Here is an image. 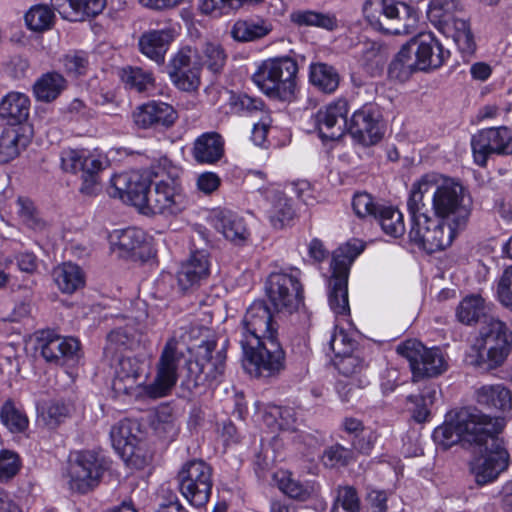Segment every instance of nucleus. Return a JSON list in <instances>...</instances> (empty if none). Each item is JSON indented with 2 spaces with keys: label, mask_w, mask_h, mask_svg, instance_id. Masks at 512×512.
Segmentation results:
<instances>
[{
  "label": "nucleus",
  "mask_w": 512,
  "mask_h": 512,
  "mask_svg": "<svg viewBox=\"0 0 512 512\" xmlns=\"http://www.w3.org/2000/svg\"><path fill=\"white\" fill-rule=\"evenodd\" d=\"M471 414L467 411H458L454 418L446 421L441 426L437 427L433 432V438L444 449H447L454 444L464 443L463 431H467V426L471 423Z\"/></svg>",
  "instance_id": "obj_34"
},
{
  "label": "nucleus",
  "mask_w": 512,
  "mask_h": 512,
  "mask_svg": "<svg viewBox=\"0 0 512 512\" xmlns=\"http://www.w3.org/2000/svg\"><path fill=\"white\" fill-rule=\"evenodd\" d=\"M173 40L174 31L170 28L150 30L140 37L139 48L146 57L158 65H162L165 61V54Z\"/></svg>",
  "instance_id": "obj_31"
},
{
  "label": "nucleus",
  "mask_w": 512,
  "mask_h": 512,
  "mask_svg": "<svg viewBox=\"0 0 512 512\" xmlns=\"http://www.w3.org/2000/svg\"><path fill=\"white\" fill-rule=\"evenodd\" d=\"M434 184L433 173L423 175L412 184L407 199V209L411 218V224L420 225L423 222H427V218L430 217L429 213L432 210L424 199L426 195H432Z\"/></svg>",
  "instance_id": "obj_28"
},
{
  "label": "nucleus",
  "mask_w": 512,
  "mask_h": 512,
  "mask_svg": "<svg viewBox=\"0 0 512 512\" xmlns=\"http://www.w3.org/2000/svg\"><path fill=\"white\" fill-rule=\"evenodd\" d=\"M20 128L7 129L0 137V163L15 159L29 144V137Z\"/></svg>",
  "instance_id": "obj_44"
},
{
  "label": "nucleus",
  "mask_w": 512,
  "mask_h": 512,
  "mask_svg": "<svg viewBox=\"0 0 512 512\" xmlns=\"http://www.w3.org/2000/svg\"><path fill=\"white\" fill-rule=\"evenodd\" d=\"M66 88L65 78L57 72L43 74L33 85V93L37 100L51 102Z\"/></svg>",
  "instance_id": "obj_43"
},
{
  "label": "nucleus",
  "mask_w": 512,
  "mask_h": 512,
  "mask_svg": "<svg viewBox=\"0 0 512 512\" xmlns=\"http://www.w3.org/2000/svg\"><path fill=\"white\" fill-rule=\"evenodd\" d=\"M274 480L278 488L290 498L304 501L308 499L313 492V487L303 484L293 478L291 472L286 470L278 471L274 474Z\"/></svg>",
  "instance_id": "obj_48"
},
{
  "label": "nucleus",
  "mask_w": 512,
  "mask_h": 512,
  "mask_svg": "<svg viewBox=\"0 0 512 512\" xmlns=\"http://www.w3.org/2000/svg\"><path fill=\"white\" fill-rule=\"evenodd\" d=\"M27 28L33 32H44L52 28L55 20L53 10L44 4L32 6L24 15Z\"/></svg>",
  "instance_id": "obj_51"
},
{
  "label": "nucleus",
  "mask_w": 512,
  "mask_h": 512,
  "mask_svg": "<svg viewBox=\"0 0 512 512\" xmlns=\"http://www.w3.org/2000/svg\"><path fill=\"white\" fill-rule=\"evenodd\" d=\"M471 147L475 163L484 167L493 155H512V131L506 126L482 129L472 136Z\"/></svg>",
  "instance_id": "obj_16"
},
{
  "label": "nucleus",
  "mask_w": 512,
  "mask_h": 512,
  "mask_svg": "<svg viewBox=\"0 0 512 512\" xmlns=\"http://www.w3.org/2000/svg\"><path fill=\"white\" fill-rule=\"evenodd\" d=\"M339 71L333 65L324 62H312L309 65V82L324 94H333L340 84Z\"/></svg>",
  "instance_id": "obj_37"
},
{
  "label": "nucleus",
  "mask_w": 512,
  "mask_h": 512,
  "mask_svg": "<svg viewBox=\"0 0 512 512\" xmlns=\"http://www.w3.org/2000/svg\"><path fill=\"white\" fill-rule=\"evenodd\" d=\"M273 27L262 18L239 19L231 27L230 35L237 42H252L267 36Z\"/></svg>",
  "instance_id": "obj_38"
},
{
  "label": "nucleus",
  "mask_w": 512,
  "mask_h": 512,
  "mask_svg": "<svg viewBox=\"0 0 512 512\" xmlns=\"http://www.w3.org/2000/svg\"><path fill=\"white\" fill-rule=\"evenodd\" d=\"M52 5L60 14L65 12L61 10L64 4L72 9L73 15H65L72 21L83 20L85 17L95 16L99 14L104 6L105 0H51Z\"/></svg>",
  "instance_id": "obj_45"
},
{
  "label": "nucleus",
  "mask_w": 512,
  "mask_h": 512,
  "mask_svg": "<svg viewBox=\"0 0 512 512\" xmlns=\"http://www.w3.org/2000/svg\"><path fill=\"white\" fill-rule=\"evenodd\" d=\"M38 343L43 358L55 365H67L79 356L80 344L77 339L63 337L51 330L42 331Z\"/></svg>",
  "instance_id": "obj_25"
},
{
  "label": "nucleus",
  "mask_w": 512,
  "mask_h": 512,
  "mask_svg": "<svg viewBox=\"0 0 512 512\" xmlns=\"http://www.w3.org/2000/svg\"><path fill=\"white\" fill-rule=\"evenodd\" d=\"M431 210L452 227H465L471 214V199L458 181L433 173Z\"/></svg>",
  "instance_id": "obj_3"
},
{
  "label": "nucleus",
  "mask_w": 512,
  "mask_h": 512,
  "mask_svg": "<svg viewBox=\"0 0 512 512\" xmlns=\"http://www.w3.org/2000/svg\"><path fill=\"white\" fill-rule=\"evenodd\" d=\"M183 497L195 507H203L209 501L213 487L212 468L203 460L186 462L177 475Z\"/></svg>",
  "instance_id": "obj_10"
},
{
  "label": "nucleus",
  "mask_w": 512,
  "mask_h": 512,
  "mask_svg": "<svg viewBox=\"0 0 512 512\" xmlns=\"http://www.w3.org/2000/svg\"><path fill=\"white\" fill-rule=\"evenodd\" d=\"M241 345L258 344L268 335H277L270 309L264 301H254L247 309L243 320Z\"/></svg>",
  "instance_id": "obj_23"
},
{
  "label": "nucleus",
  "mask_w": 512,
  "mask_h": 512,
  "mask_svg": "<svg viewBox=\"0 0 512 512\" xmlns=\"http://www.w3.org/2000/svg\"><path fill=\"white\" fill-rule=\"evenodd\" d=\"M175 337L166 342L158 363L156 376L150 384L143 387L146 396L157 399L167 396L178 381V369L183 359V353L178 349Z\"/></svg>",
  "instance_id": "obj_13"
},
{
  "label": "nucleus",
  "mask_w": 512,
  "mask_h": 512,
  "mask_svg": "<svg viewBox=\"0 0 512 512\" xmlns=\"http://www.w3.org/2000/svg\"><path fill=\"white\" fill-rule=\"evenodd\" d=\"M16 205L18 217L25 226L36 232H42L47 228V222L41 218L30 199L19 197Z\"/></svg>",
  "instance_id": "obj_54"
},
{
  "label": "nucleus",
  "mask_w": 512,
  "mask_h": 512,
  "mask_svg": "<svg viewBox=\"0 0 512 512\" xmlns=\"http://www.w3.org/2000/svg\"><path fill=\"white\" fill-rule=\"evenodd\" d=\"M363 13L375 30L394 35L415 32L418 14L409 4L397 0H365Z\"/></svg>",
  "instance_id": "obj_4"
},
{
  "label": "nucleus",
  "mask_w": 512,
  "mask_h": 512,
  "mask_svg": "<svg viewBox=\"0 0 512 512\" xmlns=\"http://www.w3.org/2000/svg\"><path fill=\"white\" fill-rule=\"evenodd\" d=\"M330 349L333 351L335 358L351 354L356 348V341L352 339L343 329L335 330L331 336Z\"/></svg>",
  "instance_id": "obj_61"
},
{
  "label": "nucleus",
  "mask_w": 512,
  "mask_h": 512,
  "mask_svg": "<svg viewBox=\"0 0 512 512\" xmlns=\"http://www.w3.org/2000/svg\"><path fill=\"white\" fill-rule=\"evenodd\" d=\"M0 422L11 433H23L29 427L25 411L16 406L12 399H7L0 408Z\"/></svg>",
  "instance_id": "obj_47"
},
{
  "label": "nucleus",
  "mask_w": 512,
  "mask_h": 512,
  "mask_svg": "<svg viewBox=\"0 0 512 512\" xmlns=\"http://www.w3.org/2000/svg\"><path fill=\"white\" fill-rule=\"evenodd\" d=\"M397 352L407 359L413 381L437 377L447 370V362L439 348H426L421 342L410 339L397 346Z\"/></svg>",
  "instance_id": "obj_11"
},
{
  "label": "nucleus",
  "mask_w": 512,
  "mask_h": 512,
  "mask_svg": "<svg viewBox=\"0 0 512 512\" xmlns=\"http://www.w3.org/2000/svg\"><path fill=\"white\" fill-rule=\"evenodd\" d=\"M291 21L298 26H314L333 30L337 26L336 18L328 13L313 10H297L290 14Z\"/></svg>",
  "instance_id": "obj_50"
},
{
  "label": "nucleus",
  "mask_w": 512,
  "mask_h": 512,
  "mask_svg": "<svg viewBox=\"0 0 512 512\" xmlns=\"http://www.w3.org/2000/svg\"><path fill=\"white\" fill-rule=\"evenodd\" d=\"M177 118L174 108L164 102L151 101L133 112V120L140 128L169 127Z\"/></svg>",
  "instance_id": "obj_27"
},
{
  "label": "nucleus",
  "mask_w": 512,
  "mask_h": 512,
  "mask_svg": "<svg viewBox=\"0 0 512 512\" xmlns=\"http://www.w3.org/2000/svg\"><path fill=\"white\" fill-rule=\"evenodd\" d=\"M364 245L359 240L347 242L333 252L329 280L328 302L337 315L349 313L348 277L352 263L363 251Z\"/></svg>",
  "instance_id": "obj_6"
},
{
  "label": "nucleus",
  "mask_w": 512,
  "mask_h": 512,
  "mask_svg": "<svg viewBox=\"0 0 512 512\" xmlns=\"http://www.w3.org/2000/svg\"><path fill=\"white\" fill-rule=\"evenodd\" d=\"M486 310L484 299L481 296L470 295L459 303L456 316L461 323L466 325H472L485 319V326L480 331L482 344L477 358L471 363L478 367L485 365L487 369H493L500 366L506 359L512 346V333L504 322L492 317L488 318Z\"/></svg>",
  "instance_id": "obj_1"
},
{
  "label": "nucleus",
  "mask_w": 512,
  "mask_h": 512,
  "mask_svg": "<svg viewBox=\"0 0 512 512\" xmlns=\"http://www.w3.org/2000/svg\"><path fill=\"white\" fill-rule=\"evenodd\" d=\"M187 205L181 188L173 181H160L150 191L143 214L173 216L181 213Z\"/></svg>",
  "instance_id": "obj_21"
},
{
  "label": "nucleus",
  "mask_w": 512,
  "mask_h": 512,
  "mask_svg": "<svg viewBox=\"0 0 512 512\" xmlns=\"http://www.w3.org/2000/svg\"><path fill=\"white\" fill-rule=\"evenodd\" d=\"M462 11V6L457 0H430L427 15L430 22L439 29Z\"/></svg>",
  "instance_id": "obj_46"
},
{
  "label": "nucleus",
  "mask_w": 512,
  "mask_h": 512,
  "mask_svg": "<svg viewBox=\"0 0 512 512\" xmlns=\"http://www.w3.org/2000/svg\"><path fill=\"white\" fill-rule=\"evenodd\" d=\"M334 365L339 373L347 378L358 376L366 367L363 358L354 352L334 359Z\"/></svg>",
  "instance_id": "obj_59"
},
{
  "label": "nucleus",
  "mask_w": 512,
  "mask_h": 512,
  "mask_svg": "<svg viewBox=\"0 0 512 512\" xmlns=\"http://www.w3.org/2000/svg\"><path fill=\"white\" fill-rule=\"evenodd\" d=\"M30 110L28 96L19 92L7 94L0 102V117L10 125L20 124L27 120Z\"/></svg>",
  "instance_id": "obj_41"
},
{
  "label": "nucleus",
  "mask_w": 512,
  "mask_h": 512,
  "mask_svg": "<svg viewBox=\"0 0 512 512\" xmlns=\"http://www.w3.org/2000/svg\"><path fill=\"white\" fill-rule=\"evenodd\" d=\"M352 207L355 214L358 217H373L377 218L379 214V210L381 207H378L370 194L366 192L356 193L353 197Z\"/></svg>",
  "instance_id": "obj_63"
},
{
  "label": "nucleus",
  "mask_w": 512,
  "mask_h": 512,
  "mask_svg": "<svg viewBox=\"0 0 512 512\" xmlns=\"http://www.w3.org/2000/svg\"><path fill=\"white\" fill-rule=\"evenodd\" d=\"M201 65L197 51L186 46L172 56L167 65V72L179 89L193 91L200 84Z\"/></svg>",
  "instance_id": "obj_18"
},
{
  "label": "nucleus",
  "mask_w": 512,
  "mask_h": 512,
  "mask_svg": "<svg viewBox=\"0 0 512 512\" xmlns=\"http://www.w3.org/2000/svg\"><path fill=\"white\" fill-rule=\"evenodd\" d=\"M142 438L143 432L140 424L135 420H121L110 430L112 446L122 457L132 455Z\"/></svg>",
  "instance_id": "obj_30"
},
{
  "label": "nucleus",
  "mask_w": 512,
  "mask_h": 512,
  "mask_svg": "<svg viewBox=\"0 0 512 512\" xmlns=\"http://www.w3.org/2000/svg\"><path fill=\"white\" fill-rule=\"evenodd\" d=\"M446 37L453 39L459 50L466 55H471L476 49V43L470 28L469 21L462 11L456 17L446 22L438 29Z\"/></svg>",
  "instance_id": "obj_33"
},
{
  "label": "nucleus",
  "mask_w": 512,
  "mask_h": 512,
  "mask_svg": "<svg viewBox=\"0 0 512 512\" xmlns=\"http://www.w3.org/2000/svg\"><path fill=\"white\" fill-rule=\"evenodd\" d=\"M480 448L482 454L470 462V472L475 482L483 486L494 482L508 468L510 456L503 440L492 439V444Z\"/></svg>",
  "instance_id": "obj_15"
},
{
  "label": "nucleus",
  "mask_w": 512,
  "mask_h": 512,
  "mask_svg": "<svg viewBox=\"0 0 512 512\" xmlns=\"http://www.w3.org/2000/svg\"><path fill=\"white\" fill-rule=\"evenodd\" d=\"M151 179L148 173L140 171H128L115 174L111 178L110 194L122 200L130 202L141 212L147 205L150 193Z\"/></svg>",
  "instance_id": "obj_19"
},
{
  "label": "nucleus",
  "mask_w": 512,
  "mask_h": 512,
  "mask_svg": "<svg viewBox=\"0 0 512 512\" xmlns=\"http://www.w3.org/2000/svg\"><path fill=\"white\" fill-rule=\"evenodd\" d=\"M229 105L234 113L246 116H253L266 113L265 105L260 98L251 97L247 94H232L229 98Z\"/></svg>",
  "instance_id": "obj_55"
},
{
  "label": "nucleus",
  "mask_w": 512,
  "mask_h": 512,
  "mask_svg": "<svg viewBox=\"0 0 512 512\" xmlns=\"http://www.w3.org/2000/svg\"><path fill=\"white\" fill-rule=\"evenodd\" d=\"M480 405L503 412L512 410V392L504 384L483 385L476 391Z\"/></svg>",
  "instance_id": "obj_39"
},
{
  "label": "nucleus",
  "mask_w": 512,
  "mask_h": 512,
  "mask_svg": "<svg viewBox=\"0 0 512 512\" xmlns=\"http://www.w3.org/2000/svg\"><path fill=\"white\" fill-rule=\"evenodd\" d=\"M295 211L291 200L281 192L274 194L271 208L268 210V216L272 226L276 229H282L293 219Z\"/></svg>",
  "instance_id": "obj_49"
},
{
  "label": "nucleus",
  "mask_w": 512,
  "mask_h": 512,
  "mask_svg": "<svg viewBox=\"0 0 512 512\" xmlns=\"http://www.w3.org/2000/svg\"><path fill=\"white\" fill-rule=\"evenodd\" d=\"M142 362L137 357H121L115 366L112 389L116 394H130L137 385L142 371Z\"/></svg>",
  "instance_id": "obj_32"
},
{
  "label": "nucleus",
  "mask_w": 512,
  "mask_h": 512,
  "mask_svg": "<svg viewBox=\"0 0 512 512\" xmlns=\"http://www.w3.org/2000/svg\"><path fill=\"white\" fill-rule=\"evenodd\" d=\"M348 132L364 146L378 143L384 134L382 114L379 107L367 103L356 110L349 121Z\"/></svg>",
  "instance_id": "obj_20"
},
{
  "label": "nucleus",
  "mask_w": 512,
  "mask_h": 512,
  "mask_svg": "<svg viewBox=\"0 0 512 512\" xmlns=\"http://www.w3.org/2000/svg\"><path fill=\"white\" fill-rule=\"evenodd\" d=\"M298 65L290 57L268 59L253 74V82L267 96L289 101L296 90Z\"/></svg>",
  "instance_id": "obj_5"
},
{
  "label": "nucleus",
  "mask_w": 512,
  "mask_h": 512,
  "mask_svg": "<svg viewBox=\"0 0 512 512\" xmlns=\"http://www.w3.org/2000/svg\"><path fill=\"white\" fill-rule=\"evenodd\" d=\"M449 57L450 51L432 33L420 34L400 49L388 73L391 78L406 81L417 70L441 67Z\"/></svg>",
  "instance_id": "obj_2"
},
{
  "label": "nucleus",
  "mask_w": 512,
  "mask_h": 512,
  "mask_svg": "<svg viewBox=\"0 0 512 512\" xmlns=\"http://www.w3.org/2000/svg\"><path fill=\"white\" fill-rule=\"evenodd\" d=\"M110 245L119 257L146 261L153 256L150 240L145 232L138 228L115 230L110 234Z\"/></svg>",
  "instance_id": "obj_22"
},
{
  "label": "nucleus",
  "mask_w": 512,
  "mask_h": 512,
  "mask_svg": "<svg viewBox=\"0 0 512 512\" xmlns=\"http://www.w3.org/2000/svg\"><path fill=\"white\" fill-rule=\"evenodd\" d=\"M120 78L126 88L144 92L154 87L153 74L141 67L127 66L121 70Z\"/></svg>",
  "instance_id": "obj_52"
},
{
  "label": "nucleus",
  "mask_w": 512,
  "mask_h": 512,
  "mask_svg": "<svg viewBox=\"0 0 512 512\" xmlns=\"http://www.w3.org/2000/svg\"><path fill=\"white\" fill-rule=\"evenodd\" d=\"M143 341V334L132 325L113 329L107 335L106 353L125 350H137Z\"/></svg>",
  "instance_id": "obj_40"
},
{
  "label": "nucleus",
  "mask_w": 512,
  "mask_h": 512,
  "mask_svg": "<svg viewBox=\"0 0 512 512\" xmlns=\"http://www.w3.org/2000/svg\"><path fill=\"white\" fill-rule=\"evenodd\" d=\"M212 224L218 232L231 242L241 243L248 237V230L243 218L232 211L216 212L212 218Z\"/></svg>",
  "instance_id": "obj_36"
},
{
  "label": "nucleus",
  "mask_w": 512,
  "mask_h": 512,
  "mask_svg": "<svg viewBox=\"0 0 512 512\" xmlns=\"http://www.w3.org/2000/svg\"><path fill=\"white\" fill-rule=\"evenodd\" d=\"M194 160L200 164H215L224 155V140L217 132H206L197 137L192 148Z\"/></svg>",
  "instance_id": "obj_35"
},
{
  "label": "nucleus",
  "mask_w": 512,
  "mask_h": 512,
  "mask_svg": "<svg viewBox=\"0 0 512 512\" xmlns=\"http://www.w3.org/2000/svg\"><path fill=\"white\" fill-rule=\"evenodd\" d=\"M209 267L208 254L205 251L193 252L177 272V282L181 290L199 286L209 276Z\"/></svg>",
  "instance_id": "obj_29"
},
{
  "label": "nucleus",
  "mask_w": 512,
  "mask_h": 512,
  "mask_svg": "<svg viewBox=\"0 0 512 512\" xmlns=\"http://www.w3.org/2000/svg\"><path fill=\"white\" fill-rule=\"evenodd\" d=\"M216 348L215 340H207L196 347L193 358L187 362L189 378L195 386L212 387L218 384L225 369L226 354Z\"/></svg>",
  "instance_id": "obj_9"
},
{
  "label": "nucleus",
  "mask_w": 512,
  "mask_h": 512,
  "mask_svg": "<svg viewBox=\"0 0 512 512\" xmlns=\"http://www.w3.org/2000/svg\"><path fill=\"white\" fill-rule=\"evenodd\" d=\"M360 500L351 486L339 487L331 512H359Z\"/></svg>",
  "instance_id": "obj_57"
},
{
  "label": "nucleus",
  "mask_w": 512,
  "mask_h": 512,
  "mask_svg": "<svg viewBox=\"0 0 512 512\" xmlns=\"http://www.w3.org/2000/svg\"><path fill=\"white\" fill-rule=\"evenodd\" d=\"M497 297L502 305L512 310V265L503 271L498 281Z\"/></svg>",
  "instance_id": "obj_64"
},
{
  "label": "nucleus",
  "mask_w": 512,
  "mask_h": 512,
  "mask_svg": "<svg viewBox=\"0 0 512 512\" xmlns=\"http://www.w3.org/2000/svg\"><path fill=\"white\" fill-rule=\"evenodd\" d=\"M266 295L278 312L292 313L302 304L300 270L288 268L271 272L265 283Z\"/></svg>",
  "instance_id": "obj_7"
},
{
  "label": "nucleus",
  "mask_w": 512,
  "mask_h": 512,
  "mask_svg": "<svg viewBox=\"0 0 512 512\" xmlns=\"http://www.w3.org/2000/svg\"><path fill=\"white\" fill-rule=\"evenodd\" d=\"M461 229L463 227H452L450 223L437 217H428L427 222L420 225L411 224L409 238L428 253H434L450 246Z\"/></svg>",
  "instance_id": "obj_17"
},
{
  "label": "nucleus",
  "mask_w": 512,
  "mask_h": 512,
  "mask_svg": "<svg viewBox=\"0 0 512 512\" xmlns=\"http://www.w3.org/2000/svg\"><path fill=\"white\" fill-rule=\"evenodd\" d=\"M107 469L108 461L100 454L94 451L77 452L68 468L70 489L83 494L93 490Z\"/></svg>",
  "instance_id": "obj_12"
},
{
  "label": "nucleus",
  "mask_w": 512,
  "mask_h": 512,
  "mask_svg": "<svg viewBox=\"0 0 512 512\" xmlns=\"http://www.w3.org/2000/svg\"><path fill=\"white\" fill-rule=\"evenodd\" d=\"M53 278L58 288L72 294L85 284V276L81 268L71 262L63 263L53 270Z\"/></svg>",
  "instance_id": "obj_42"
},
{
  "label": "nucleus",
  "mask_w": 512,
  "mask_h": 512,
  "mask_svg": "<svg viewBox=\"0 0 512 512\" xmlns=\"http://www.w3.org/2000/svg\"><path fill=\"white\" fill-rule=\"evenodd\" d=\"M460 411H467L472 416L471 423L467 426V431L462 433L465 444L483 447L492 444V439L503 440L498 435L505 427L504 418H492L476 408H463Z\"/></svg>",
  "instance_id": "obj_24"
},
{
  "label": "nucleus",
  "mask_w": 512,
  "mask_h": 512,
  "mask_svg": "<svg viewBox=\"0 0 512 512\" xmlns=\"http://www.w3.org/2000/svg\"><path fill=\"white\" fill-rule=\"evenodd\" d=\"M65 71L71 76H79L86 72L89 61L83 51L70 52L61 59Z\"/></svg>",
  "instance_id": "obj_62"
},
{
  "label": "nucleus",
  "mask_w": 512,
  "mask_h": 512,
  "mask_svg": "<svg viewBox=\"0 0 512 512\" xmlns=\"http://www.w3.org/2000/svg\"><path fill=\"white\" fill-rule=\"evenodd\" d=\"M69 407L60 401H51L41 411V418L49 428H56L69 416Z\"/></svg>",
  "instance_id": "obj_58"
},
{
  "label": "nucleus",
  "mask_w": 512,
  "mask_h": 512,
  "mask_svg": "<svg viewBox=\"0 0 512 512\" xmlns=\"http://www.w3.org/2000/svg\"><path fill=\"white\" fill-rule=\"evenodd\" d=\"M62 169L73 174L81 173L80 192L92 196L99 191L98 174L103 168L99 156L85 149H66L61 153Z\"/></svg>",
  "instance_id": "obj_14"
},
{
  "label": "nucleus",
  "mask_w": 512,
  "mask_h": 512,
  "mask_svg": "<svg viewBox=\"0 0 512 512\" xmlns=\"http://www.w3.org/2000/svg\"><path fill=\"white\" fill-rule=\"evenodd\" d=\"M376 220L387 235L399 237L405 232L403 215L394 207H381Z\"/></svg>",
  "instance_id": "obj_53"
},
{
  "label": "nucleus",
  "mask_w": 512,
  "mask_h": 512,
  "mask_svg": "<svg viewBox=\"0 0 512 512\" xmlns=\"http://www.w3.org/2000/svg\"><path fill=\"white\" fill-rule=\"evenodd\" d=\"M353 459V451L340 444L325 449L322 461L326 467L346 466Z\"/></svg>",
  "instance_id": "obj_60"
},
{
  "label": "nucleus",
  "mask_w": 512,
  "mask_h": 512,
  "mask_svg": "<svg viewBox=\"0 0 512 512\" xmlns=\"http://www.w3.org/2000/svg\"><path fill=\"white\" fill-rule=\"evenodd\" d=\"M246 361V369L259 377L279 374L285 366V353L277 335L259 340L258 344L241 345Z\"/></svg>",
  "instance_id": "obj_8"
},
{
  "label": "nucleus",
  "mask_w": 512,
  "mask_h": 512,
  "mask_svg": "<svg viewBox=\"0 0 512 512\" xmlns=\"http://www.w3.org/2000/svg\"><path fill=\"white\" fill-rule=\"evenodd\" d=\"M264 419L269 426L275 424L281 430L296 429V413L289 407L270 406L265 411Z\"/></svg>",
  "instance_id": "obj_56"
},
{
  "label": "nucleus",
  "mask_w": 512,
  "mask_h": 512,
  "mask_svg": "<svg viewBox=\"0 0 512 512\" xmlns=\"http://www.w3.org/2000/svg\"><path fill=\"white\" fill-rule=\"evenodd\" d=\"M349 105L347 100L339 98L316 114V124L323 139L338 140L348 131L347 114Z\"/></svg>",
  "instance_id": "obj_26"
}]
</instances>
